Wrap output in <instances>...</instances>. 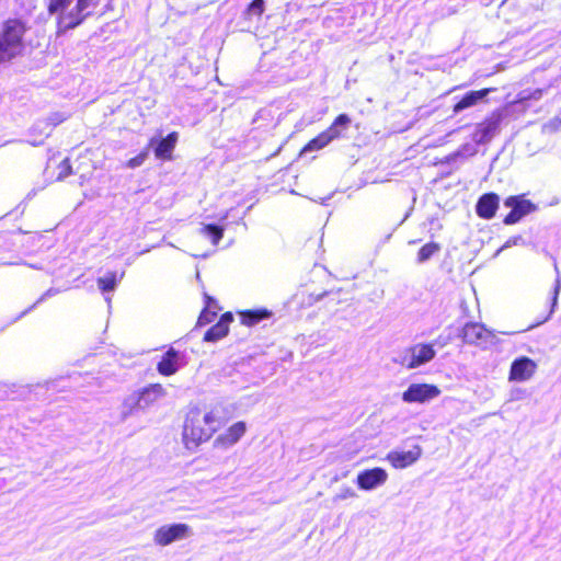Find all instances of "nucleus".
I'll return each mask as SVG.
<instances>
[{
	"label": "nucleus",
	"instance_id": "nucleus-1",
	"mask_svg": "<svg viewBox=\"0 0 561 561\" xmlns=\"http://www.w3.org/2000/svg\"><path fill=\"white\" fill-rule=\"evenodd\" d=\"M100 5V0H49V14H58V33H66L84 23Z\"/></svg>",
	"mask_w": 561,
	"mask_h": 561
},
{
	"label": "nucleus",
	"instance_id": "nucleus-2",
	"mask_svg": "<svg viewBox=\"0 0 561 561\" xmlns=\"http://www.w3.org/2000/svg\"><path fill=\"white\" fill-rule=\"evenodd\" d=\"M219 422L211 412L202 413L198 408L191 409L183 426V440L188 449L196 448L208 440L217 430Z\"/></svg>",
	"mask_w": 561,
	"mask_h": 561
},
{
	"label": "nucleus",
	"instance_id": "nucleus-3",
	"mask_svg": "<svg viewBox=\"0 0 561 561\" xmlns=\"http://www.w3.org/2000/svg\"><path fill=\"white\" fill-rule=\"evenodd\" d=\"M27 25L20 19H9L0 27V64L21 56L25 49L24 35Z\"/></svg>",
	"mask_w": 561,
	"mask_h": 561
},
{
	"label": "nucleus",
	"instance_id": "nucleus-4",
	"mask_svg": "<svg viewBox=\"0 0 561 561\" xmlns=\"http://www.w3.org/2000/svg\"><path fill=\"white\" fill-rule=\"evenodd\" d=\"M351 117L342 113L333 121L331 126L324 131L320 133L317 137L312 138L302 149L300 154L320 150L328 146L335 139L345 138L351 127Z\"/></svg>",
	"mask_w": 561,
	"mask_h": 561
},
{
	"label": "nucleus",
	"instance_id": "nucleus-5",
	"mask_svg": "<svg viewBox=\"0 0 561 561\" xmlns=\"http://www.w3.org/2000/svg\"><path fill=\"white\" fill-rule=\"evenodd\" d=\"M457 337H461L466 344H474L482 348H488L495 344L494 333L478 322H468L462 328L456 329Z\"/></svg>",
	"mask_w": 561,
	"mask_h": 561
},
{
	"label": "nucleus",
	"instance_id": "nucleus-6",
	"mask_svg": "<svg viewBox=\"0 0 561 561\" xmlns=\"http://www.w3.org/2000/svg\"><path fill=\"white\" fill-rule=\"evenodd\" d=\"M504 206L511 208V211L503 219L506 226L519 222L525 216L536 209L535 204L529 199H525L522 195L508 196L504 201Z\"/></svg>",
	"mask_w": 561,
	"mask_h": 561
},
{
	"label": "nucleus",
	"instance_id": "nucleus-7",
	"mask_svg": "<svg viewBox=\"0 0 561 561\" xmlns=\"http://www.w3.org/2000/svg\"><path fill=\"white\" fill-rule=\"evenodd\" d=\"M440 393L439 389L428 383H411L402 393L405 403H426Z\"/></svg>",
	"mask_w": 561,
	"mask_h": 561
},
{
	"label": "nucleus",
	"instance_id": "nucleus-8",
	"mask_svg": "<svg viewBox=\"0 0 561 561\" xmlns=\"http://www.w3.org/2000/svg\"><path fill=\"white\" fill-rule=\"evenodd\" d=\"M179 135L176 131L168 134L165 137L154 136L149 140L148 150H152L154 157L165 161L172 158V152L176 146Z\"/></svg>",
	"mask_w": 561,
	"mask_h": 561
},
{
	"label": "nucleus",
	"instance_id": "nucleus-9",
	"mask_svg": "<svg viewBox=\"0 0 561 561\" xmlns=\"http://www.w3.org/2000/svg\"><path fill=\"white\" fill-rule=\"evenodd\" d=\"M492 91H494V89L485 88L481 90H471L462 95L454 96L455 103L453 105V114L458 115L466 110H469L482 102H485L486 98Z\"/></svg>",
	"mask_w": 561,
	"mask_h": 561
},
{
	"label": "nucleus",
	"instance_id": "nucleus-10",
	"mask_svg": "<svg viewBox=\"0 0 561 561\" xmlns=\"http://www.w3.org/2000/svg\"><path fill=\"white\" fill-rule=\"evenodd\" d=\"M503 122L502 117L495 112L482 123L478 124L473 134L472 141L480 145H485L499 133L500 125Z\"/></svg>",
	"mask_w": 561,
	"mask_h": 561
},
{
	"label": "nucleus",
	"instance_id": "nucleus-11",
	"mask_svg": "<svg viewBox=\"0 0 561 561\" xmlns=\"http://www.w3.org/2000/svg\"><path fill=\"white\" fill-rule=\"evenodd\" d=\"M388 473L383 468L375 467L358 472L356 484L359 490L373 491L386 483Z\"/></svg>",
	"mask_w": 561,
	"mask_h": 561
},
{
	"label": "nucleus",
	"instance_id": "nucleus-12",
	"mask_svg": "<svg viewBox=\"0 0 561 561\" xmlns=\"http://www.w3.org/2000/svg\"><path fill=\"white\" fill-rule=\"evenodd\" d=\"M191 528L186 524L178 523L165 525L156 530L154 541L160 546H168L175 540L187 537Z\"/></svg>",
	"mask_w": 561,
	"mask_h": 561
},
{
	"label": "nucleus",
	"instance_id": "nucleus-13",
	"mask_svg": "<svg viewBox=\"0 0 561 561\" xmlns=\"http://www.w3.org/2000/svg\"><path fill=\"white\" fill-rule=\"evenodd\" d=\"M536 369L537 364L535 360L527 356H519L511 364L508 379L518 382L529 380L536 373Z\"/></svg>",
	"mask_w": 561,
	"mask_h": 561
},
{
	"label": "nucleus",
	"instance_id": "nucleus-14",
	"mask_svg": "<svg viewBox=\"0 0 561 561\" xmlns=\"http://www.w3.org/2000/svg\"><path fill=\"white\" fill-rule=\"evenodd\" d=\"M184 354L174 348H169L157 364V370L162 376L174 375L185 363Z\"/></svg>",
	"mask_w": 561,
	"mask_h": 561
},
{
	"label": "nucleus",
	"instance_id": "nucleus-15",
	"mask_svg": "<svg viewBox=\"0 0 561 561\" xmlns=\"http://www.w3.org/2000/svg\"><path fill=\"white\" fill-rule=\"evenodd\" d=\"M422 455L420 445H413L410 450H392L387 455V460L397 469L407 468L416 462Z\"/></svg>",
	"mask_w": 561,
	"mask_h": 561
},
{
	"label": "nucleus",
	"instance_id": "nucleus-16",
	"mask_svg": "<svg viewBox=\"0 0 561 561\" xmlns=\"http://www.w3.org/2000/svg\"><path fill=\"white\" fill-rule=\"evenodd\" d=\"M500 206V197L496 193L490 192L481 195L476 204V213L482 219H492Z\"/></svg>",
	"mask_w": 561,
	"mask_h": 561
},
{
	"label": "nucleus",
	"instance_id": "nucleus-17",
	"mask_svg": "<svg viewBox=\"0 0 561 561\" xmlns=\"http://www.w3.org/2000/svg\"><path fill=\"white\" fill-rule=\"evenodd\" d=\"M245 431L247 424L243 421L236 422L225 433L216 437L214 445L216 447L229 448L239 442Z\"/></svg>",
	"mask_w": 561,
	"mask_h": 561
},
{
	"label": "nucleus",
	"instance_id": "nucleus-18",
	"mask_svg": "<svg viewBox=\"0 0 561 561\" xmlns=\"http://www.w3.org/2000/svg\"><path fill=\"white\" fill-rule=\"evenodd\" d=\"M233 321V314L226 312L220 316L218 322L210 327L204 334L205 342H217L225 337L229 332V325Z\"/></svg>",
	"mask_w": 561,
	"mask_h": 561
},
{
	"label": "nucleus",
	"instance_id": "nucleus-19",
	"mask_svg": "<svg viewBox=\"0 0 561 561\" xmlns=\"http://www.w3.org/2000/svg\"><path fill=\"white\" fill-rule=\"evenodd\" d=\"M479 144L473 142H466L461 145L456 151L453 153L446 156L442 163H448V164H460L466 159L473 157L478 152V146ZM458 165H456L457 168Z\"/></svg>",
	"mask_w": 561,
	"mask_h": 561
},
{
	"label": "nucleus",
	"instance_id": "nucleus-20",
	"mask_svg": "<svg viewBox=\"0 0 561 561\" xmlns=\"http://www.w3.org/2000/svg\"><path fill=\"white\" fill-rule=\"evenodd\" d=\"M411 352H412L413 358H411L412 362H410V365L415 366V367H420V366L431 362L436 355V352L433 348L432 344L415 345V346L411 347Z\"/></svg>",
	"mask_w": 561,
	"mask_h": 561
},
{
	"label": "nucleus",
	"instance_id": "nucleus-21",
	"mask_svg": "<svg viewBox=\"0 0 561 561\" xmlns=\"http://www.w3.org/2000/svg\"><path fill=\"white\" fill-rule=\"evenodd\" d=\"M146 408L142 407L141 399L137 391L127 396L121 405V420L125 421L129 416L144 411Z\"/></svg>",
	"mask_w": 561,
	"mask_h": 561
},
{
	"label": "nucleus",
	"instance_id": "nucleus-22",
	"mask_svg": "<svg viewBox=\"0 0 561 561\" xmlns=\"http://www.w3.org/2000/svg\"><path fill=\"white\" fill-rule=\"evenodd\" d=\"M528 106L529 104L526 103L525 100H522L520 93H518L515 101L505 104L502 108L497 110L496 113L502 117L503 121L506 118H515L518 115L525 113Z\"/></svg>",
	"mask_w": 561,
	"mask_h": 561
},
{
	"label": "nucleus",
	"instance_id": "nucleus-23",
	"mask_svg": "<svg viewBox=\"0 0 561 561\" xmlns=\"http://www.w3.org/2000/svg\"><path fill=\"white\" fill-rule=\"evenodd\" d=\"M137 392L141 399L142 407L146 409L154 403L158 399L165 396V390L160 383H151L138 390Z\"/></svg>",
	"mask_w": 561,
	"mask_h": 561
},
{
	"label": "nucleus",
	"instance_id": "nucleus-24",
	"mask_svg": "<svg viewBox=\"0 0 561 561\" xmlns=\"http://www.w3.org/2000/svg\"><path fill=\"white\" fill-rule=\"evenodd\" d=\"M272 317V312L265 308L245 310L240 313L241 323L247 327H253L261 321Z\"/></svg>",
	"mask_w": 561,
	"mask_h": 561
},
{
	"label": "nucleus",
	"instance_id": "nucleus-25",
	"mask_svg": "<svg viewBox=\"0 0 561 561\" xmlns=\"http://www.w3.org/2000/svg\"><path fill=\"white\" fill-rule=\"evenodd\" d=\"M50 131L51 128L49 124L36 123L30 129V139H27L26 142L35 147L42 146Z\"/></svg>",
	"mask_w": 561,
	"mask_h": 561
},
{
	"label": "nucleus",
	"instance_id": "nucleus-26",
	"mask_svg": "<svg viewBox=\"0 0 561 561\" xmlns=\"http://www.w3.org/2000/svg\"><path fill=\"white\" fill-rule=\"evenodd\" d=\"M123 276L124 273L118 275L116 272H107L104 276L98 278L99 289L103 294L114 291Z\"/></svg>",
	"mask_w": 561,
	"mask_h": 561
},
{
	"label": "nucleus",
	"instance_id": "nucleus-27",
	"mask_svg": "<svg viewBox=\"0 0 561 561\" xmlns=\"http://www.w3.org/2000/svg\"><path fill=\"white\" fill-rule=\"evenodd\" d=\"M225 229L217 224H207L199 229V233L211 240L214 245H217L224 237Z\"/></svg>",
	"mask_w": 561,
	"mask_h": 561
},
{
	"label": "nucleus",
	"instance_id": "nucleus-28",
	"mask_svg": "<svg viewBox=\"0 0 561 561\" xmlns=\"http://www.w3.org/2000/svg\"><path fill=\"white\" fill-rule=\"evenodd\" d=\"M442 247L437 242H428L424 244L417 252L416 263L424 264L440 251Z\"/></svg>",
	"mask_w": 561,
	"mask_h": 561
},
{
	"label": "nucleus",
	"instance_id": "nucleus-29",
	"mask_svg": "<svg viewBox=\"0 0 561 561\" xmlns=\"http://www.w3.org/2000/svg\"><path fill=\"white\" fill-rule=\"evenodd\" d=\"M272 117L268 111L266 110H260L255 117L252 121V124L255 125V127L251 130V134L249 135L252 138H255L254 131L256 129L263 128L264 131H267L270 129Z\"/></svg>",
	"mask_w": 561,
	"mask_h": 561
},
{
	"label": "nucleus",
	"instance_id": "nucleus-30",
	"mask_svg": "<svg viewBox=\"0 0 561 561\" xmlns=\"http://www.w3.org/2000/svg\"><path fill=\"white\" fill-rule=\"evenodd\" d=\"M265 10L264 0H252L247 9L243 11V18L252 21L253 19L259 20Z\"/></svg>",
	"mask_w": 561,
	"mask_h": 561
},
{
	"label": "nucleus",
	"instance_id": "nucleus-31",
	"mask_svg": "<svg viewBox=\"0 0 561 561\" xmlns=\"http://www.w3.org/2000/svg\"><path fill=\"white\" fill-rule=\"evenodd\" d=\"M341 293V289H337V290H324L318 295H314V294H311L309 296V304H313V302H318V301H321L323 300L324 298H330L331 301H334V302H340V300L337 299L339 295Z\"/></svg>",
	"mask_w": 561,
	"mask_h": 561
},
{
	"label": "nucleus",
	"instance_id": "nucleus-32",
	"mask_svg": "<svg viewBox=\"0 0 561 561\" xmlns=\"http://www.w3.org/2000/svg\"><path fill=\"white\" fill-rule=\"evenodd\" d=\"M59 293V289L57 288H49L47 289L31 307H28L26 310H24L19 317L18 319H21L22 317H24L25 314H27L31 310H33L37 305L44 302L45 300H47L48 298L57 295Z\"/></svg>",
	"mask_w": 561,
	"mask_h": 561
},
{
	"label": "nucleus",
	"instance_id": "nucleus-33",
	"mask_svg": "<svg viewBox=\"0 0 561 561\" xmlns=\"http://www.w3.org/2000/svg\"><path fill=\"white\" fill-rule=\"evenodd\" d=\"M148 157H149V150L146 147L136 157H134L127 161V167L130 169H136V168L142 165L144 162L148 159Z\"/></svg>",
	"mask_w": 561,
	"mask_h": 561
},
{
	"label": "nucleus",
	"instance_id": "nucleus-34",
	"mask_svg": "<svg viewBox=\"0 0 561 561\" xmlns=\"http://www.w3.org/2000/svg\"><path fill=\"white\" fill-rule=\"evenodd\" d=\"M411 358H413V356H412V352H411V347H410V348L405 350L404 352L398 354L393 358V362L399 365H402L409 369L416 368L415 366L410 365V362H412Z\"/></svg>",
	"mask_w": 561,
	"mask_h": 561
},
{
	"label": "nucleus",
	"instance_id": "nucleus-35",
	"mask_svg": "<svg viewBox=\"0 0 561 561\" xmlns=\"http://www.w3.org/2000/svg\"><path fill=\"white\" fill-rule=\"evenodd\" d=\"M216 316H217L216 310L203 309L197 319L196 327H204V325L213 322L214 319L216 318Z\"/></svg>",
	"mask_w": 561,
	"mask_h": 561
},
{
	"label": "nucleus",
	"instance_id": "nucleus-36",
	"mask_svg": "<svg viewBox=\"0 0 561 561\" xmlns=\"http://www.w3.org/2000/svg\"><path fill=\"white\" fill-rule=\"evenodd\" d=\"M545 90L543 89H535V90H523L520 91L522 100H525L526 103L529 101H537L542 98Z\"/></svg>",
	"mask_w": 561,
	"mask_h": 561
},
{
	"label": "nucleus",
	"instance_id": "nucleus-37",
	"mask_svg": "<svg viewBox=\"0 0 561 561\" xmlns=\"http://www.w3.org/2000/svg\"><path fill=\"white\" fill-rule=\"evenodd\" d=\"M58 175L57 180L62 181L65 178L72 173V167L70 164L69 158H65L58 165Z\"/></svg>",
	"mask_w": 561,
	"mask_h": 561
},
{
	"label": "nucleus",
	"instance_id": "nucleus-38",
	"mask_svg": "<svg viewBox=\"0 0 561 561\" xmlns=\"http://www.w3.org/2000/svg\"><path fill=\"white\" fill-rule=\"evenodd\" d=\"M560 289H561L560 282L556 280L554 285L552 287V290H551V296H550V313L549 314H552L554 312V309L558 306V297L560 294Z\"/></svg>",
	"mask_w": 561,
	"mask_h": 561
},
{
	"label": "nucleus",
	"instance_id": "nucleus-39",
	"mask_svg": "<svg viewBox=\"0 0 561 561\" xmlns=\"http://www.w3.org/2000/svg\"><path fill=\"white\" fill-rule=\"evenodd\" d=\"M65 380L66 379L64 377H60V378H57V379L48 380L44 385H37L36 388L37 389L45 388L47 391L57 392V391L60 390L59 389V383L65 381Z\"/></svg>",
	"mask_w": 561,
	"mask_h": 561
},
{
	"label": "nucleus",
	"instance_id": "nucleus-40",
	"mask_svg": "<svg viewBox=\"0 0 561 561\" xmlns=\"http://www.w3.org/2000/svg\"><path fill=\"white\" fill-rule=\"evenodd\" d=\"M525 243V240L522 236H514V237H511L510 239L506 240V242L496 251V254L497 255L501 251L505 250V249H508L511 247H514V245H518V244H524Z\"/></svg>",
	"mask_w": 561,
	"mask_h": 561
},
{
	"label": "nucleus",
	"instance_id": "nucleus-41",
	"mask_svg": "<svg viewBox=\"0 0 561 561\" xmlns=\"http://www.w3.org/2000/svg\"><path fill=\"white\" fill-rule=\"evenodd\" d=\"M456 330H453L451 328L448 329V333L445 335V334H440L439 337L437 339L436 343L439 344L440 346H444L446 345L447 343H449L454 337H456Z\"/></svg>",
	"mask_w": 561,
	"mask_h": 561
},
{
	"label": "nucleus",
	"instance_id": "nucleus-42",
	"mask_svg": "<svg viewBox=\"0 0 561 561\" xmlns=\"http://www.w3.org/2000/svg\"><path fill=\"white\" fill-rule=\"evenodd\" d=\"M204 301H205V307H204V309H208V310H216V311H217L218 309H220V308L218 307V302H217V300H216L215 298H213L211 296L207 295V294H205V295H204Z\"/></svg>",
	"mask_w": 561,
	"mask_h": 561
},
{
	"label": "nucleus",
	"instance_id": "nucleus-43",
	"mask_svg": "<svg viewBox=\"0 0 561 561\" xmlns=\"http://www.w3.org/2000/svg\"><path fill=\"white\" fill-rule=\"evenodd\" d=\"M356 493L352 488H343L341 489V492L336 495V500H346L350 497H355Z\"/></svg>",
	"mask_w": 561,
	"mask_h": 561
},
{
	"label": "nucleus",
	"instance_id": "nucleus-44",
	"mask_svg": "<svg viewBox=\"0 0 561 561\" xmlns=\"http://www.w3.org/2000/svg\"><path fill=\"white\" fill-rule=\"evenodd\" d=\"M560 126H561V118L556 117L549 122V127H551L554 130L559 129Z\"/></svg>",
	"mask_w": 561,
	"mask_h": 561
},
{
	"label": "nucleus",
	"instance_id": "nucleus-45",
	"mask_svg": "<svg viewBox=\"0 0 561 561\" xmlns=\"http://www.w3.org/2000/svg\"><path fill=\"white\" fill-rule=\"evenodd\" d=\"M454 13H456V10H455V9H453L451 7H446V8H443V9H442L440 16H443V18H444V16L451 15V14H454Z\"/></svg>",
	"mask_w": 561,
	"mask_h": 561
},
{
	"label": "nucleus",
	"instance_id": "nucleus-46",
	"mask_svg": "<svg viewBox=\"0 0 561 561\" xmlns=\"http://www.w3.org/2000/svg\"><path fill=\"white\" fill-rule=\"evenodd\" d=\"M523 392H524V391H522V390H519V389H518V390H516V394H515L514 397H515L516 399H518V398H519V396H520V393H523Z\"/></svg>",
	"mask_w": 561,
	"mask_h": 561
},
{
	"label": "nucleus",
	"instance_id": "nucleus-47",
	"mask_svg": "<svg viewBox=\"0 0 561 561\" xmlns=\"http://www.w3.org/2000/svg\"><path fill=\"white\" fill-rule=\"evenodd\" d=\"M280 149H282V146H279V147L277 148V150H276L272 156H276V154L280 151Z\"/></svg>",
	"mask_w": 561,
	"mask_h": 561
},
{
	"label": "nucleus",
	"instance_id": "nucleus-48",
	"mask_svg": "<svg viewBox=\"0 0 561 561\" xmlns=\"http://www.w3.org/2000/svg\"><path fill=\"white\" fill-rule=\"evenodd\" d=\"M83 183H84V176H83V175H81V176H80V185H83Z\"/></svg>",
	"mask_w": 561,
	"mask_h": 561
}]
</instances>
